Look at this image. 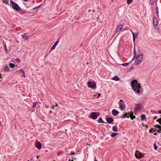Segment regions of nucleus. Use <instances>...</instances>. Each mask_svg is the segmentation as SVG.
Returning a JSON list of instances; mask_svg holds the SVG:
<instances>
[{
	"mask_svg": "<svg viewBox=\"0 0 161 161\" xmlns=\"http://www.w3.org/2000/svg\"><path fill=\"white\" fill-rule=\"evenodd\" d=\"M134 55L133 59L135 58V64L138 65L141 63L143 58V54L142 52L139 49L136 51L134 48Z\"/></svg>",
	"mask_w": 161,
	"mask_h": 161,
	"instance_id": "f257e3e1",
	"label": "nucleus"
},
{
	"mask_svg": "<svg viewBox=\"0 0 161 161\" xmlns=\"http://www.w3.org/2000/svg\"><path fill=\"white\" fill-rule=\"evenodd\" d=\"M131 85L132 89L136 94L137 95H140L141 93L140 89L141 86L140 84L138 83L136 80H133L131 81Z\"/></svg>",
	"mask_w": 161,
	"mask_h": 161,
	"instance_id": "f03ea898",
	"label": "nucleus"
},
{
	"mask_svg": "<svg viewBox=\"0 0 161 161\" xmlns=\"http://www.w3.org/2000/svg\"><path fill=\"white\" fill-rule=\"evenodd\" d=\"M10 3L11 4L12 7L15 10L18 12L21 11V9L19 5L16 3L13 2L12 0H10Z\"/></svg>",
	"mask_w": 161,
	"mask_h": 161,
	"instance_id": "7ed1b4c3",
	"label": "nucleus"
},
{
	"mask_svg": "<svg viewBox=\"0 0 161 161\" xmlns=\"http://www.w3.org/2000/svg\"><path fill=\"white\" fill-rule=\"evenodd\" d=\"M119 108L121 110H123L125 108V105L122 100H120L119 103Z\"/></svg>",
	"mask_w": 161,
	"mask_h": 161,
	"instance_id": "20e7f679",
	"label": "nucleus"
},
{
	"mask_svg": "<svg viewBox=\"0 0 161 161\" xmlns=\"http://www.w3.org/2000/svg\"><path fill=\"white\" fill-rule=\"evenodd\" d=\"M87 86L90 88H94L96 87V84L94 82H89Z\"/></svg>",
	"mask_w": 161,
	"mask_h": 161,
	"instance_id": "39448f33",
	"label": "nucleus"
},
{
	"mask_svg": "<svg viewBox=\"0 0 161 161\" xmlns=\"http://www.w3.org/2000/svg\"><path fill=\"white\" fill-rule=\"evenodd\" d=\"M153 24L155 28H156L158 24V21L156 17H154L153 19Z\"/></svg>",
	"mask_w": 161,
	"mask_h": 161,
	"instance_id": "423d86ee",
	"label": "nucleus"
},
{
	"mask_svg": "<svg viewBox=\"0 0 161 161\" xmlns=\"http://www.w3.org/2000/svg\"><path fill=\"white\" fill-rule=\"evenodd\" d=\"M98 115H97V114L96 112H92L91 113V118L93 119H96Z\"/></svg>",
	"mask_w": 161,
	"mask_h": 161,
	"instance_id": "0eeeda50",
	"label": "nucleus"
},
{
	"mask_svg": "<svg viewBox=\"0 0 161 161\" xmlns=\"http://www.w3.org/2000/svg\"><path fill=\"white\" fill-rule=\"evenodd\" d=\"M142 108V105L141 104H136L135 107L136 111H139Z\"/></svg>",
	"mask_w": 161,
	"mask_h": 161,
	"instance_id": "6e6552de",
	"label": "nucleus"
},
{
	"mask_svg": "<svg viewBox=\"0 0 161 161\" xmlns=\"http://www.w3.org/2000/svg\"><path fill=\"white\" fill-rule=\"evenodd\" d=\"M155 127L156 131L158 133H160L161 132V126L159 125H156L154 126Z\"/></svg>",
	"mask_w": 161,
	"mask_h": 161,
	"instance_id": "1a4fd4ad",
	"label": "nucleus"
},
{
	"mask_svg": "<svg viewBox=\"0 0 161 161\" xmlns=\"http://www.w3.org/2000/svg\"><path fill=\"white\" fill-rule=\"evenodd\" d=\"M131 32L132 35H133V42H135V40L136 38L137 37V33H134L131 30L130 31Z\"/></svg>",
	"mask_w": 161,
	"mask_h": 161,
	"instance_id": "9d476101",
	"label": "nucleus"
},
{
	"mask_svg": "<svg viewBox=\"0 0 161 161\" xmlns=\"http://www.w3.org/2000/svg\"><path fill=\"white\" fill-rule=\"evenodd\" d=\"M35 145V147L38 149H40L42 147V144L40 142H37Z\"/></svg>",
	"mask_w": 161,
	"mask_h": 161,
	"instance_id": "9b49d317",
	"label": "nucleus"
},
{
	"mask_svg": "<svg viewBox=\"0 0 161 161\" xmlns=\"http://www.w3.org/2000/svg\"><path fill=\"white\" fill-rule=\"evenodd\" d=\"M124 27V26L122 25H120L118 26L116 29V32H118L121 30Z\"/></svg>",
	"mask_w": 161,
	"mask_h": 161,
	"instance_id": "f8f14e48",
	"label": "nucleus"
},
{
	"mask_svg": "<svg viewBox=\"0 0 161 161\" xmlns=\"http://www.w3.org/2000/svg\"><path fill=\"white\" fill-rule=\"evenodd\" d=\"M112 112L113 115L114 116H116L119 113V112L115 109H113Z\"/></svg>",
	"mask_w": 161,
	"mask_h": 161,
	"instance_id": "ddd939ff",
	"label": "nucleus"
},
{
	"mask_svg": "<svg viewBox=\"0 0 161 161\" xmlns=\"http://www.w3.org/2000/svg\"><path fill=\"white\" fill-rule=\"evenodd\" d=\"M59 42V41H56L54 44L53 45V46L51 47V49L52 50H54L56 46L57 45V44H58Z\"/></svg>",
	"mask_w": 161,
	"mask_h": 161,
	"instance_id": "4468645a",
	"label": "nucleus"
},
{
	"mask_svg": "<svg viewBox=\"0 0 161 161\" xmlns=\"http://www.w3.org/2000/svg\"><path fill=\"white\" fill-rule=\"evenodd\" d=\"M131 115V113H125L124 115H122L123 117L124 118H129Z\"/></svg>",
	"mask_w": 161,
	"mask_h": 161,
	"instance_id": "2eb2a0df",
	"label": "nucleus"
},
{
	"mask_svg": "<svg viewBox=\"0 0 161 161\" xmlns=\"http://www.w3.org/2000/svg\"><path fill=\"white\" fill-rule=\"evenodd\" d=\"M3 71L6 72L8 71L9 70V69L7 65H6L3 68Z\"/></svg>",
	"mask_w": 161,
	"mask_h": 161,
	"instance_id": "dca6fc26",
	"label": "nucleus"
},
{
	"mask_svg": "<svg viewBox=\"0 0 161 161\" xmlns=\"http://www.w3.org/2000/svg\"><path fill=\"white\" fill-rule=\"evenodd\" d=\"M112 79L115 80V81H118L119 80V78L117 76H115L112 78Z\"/></svg>",
	"mask_w": 161,
	"mask_h": 161,
	"instance_id": "f3484780",
	"label": "nucleus"
},
{
	"mask_svg": "<svg viewBox=\"0 0 161 161\" xmlns=\"http://www.w3.org/2000/svg\"><path fill=\"white\" fill-rule=\"evenodd\" d=\"M113 120V119L111 118H108L107 119V121L109 123H112Z\"/></svg>",
	"mask_w": 161,
	"mask_h": 161,
	"instance_id": "a211bd4d",
	"label": "nucleus"
},
{
	"mask_svg": "<svg viewBox=\"0 0 161 161\" xmlns=\"http://www.w3.org/2000/svg\"><path fill=\"white\" fill-rule=\"evenodd\" d=\"M112 130L114 132H117L118 131L117 127L116 126H114L113 127Z\"/></svg>",
	"mask_w": 161,
	"mask_h": 161,
	"instance_id": "6ab92c4d",
	"label": "nucleus"
},
{
	"mask_svg": "<svg viewBox=\"0 0 161 161\" xmlns=\"http://www.w3.org/2000/svg\"><path fill=\"white\" fill-rule=\"evenodd\" d=\"M9 67L12 68H13L15 67V65L14 64L10 63L9 64Z\"/></svg>",
	"mask_w": 161,
	"mask_h": 161,
	"instance_id": "aec40b11",
	"label": "nucleus"
},
{
	"mask_svg": "<svg viewBox=\"0 0 161 161\" xmlns=\"http://www.w3.org/2000/svg\"><path fill=\"white\" fill-rule=\"evenodd\" d=\"M23 39L25 40H27L28 38V37L25 35V34L23 35L22 36Z\"/></svg>",
	"mask_w": 161,
	"mask_h": 161,
	"instance_id": "412c9836",
	"label": "nucleus"
},
{
	"mask_svg": "<svg viewBox=\"0 0 161 161\" xmlns=\"http://www.w3.org/2000/svg\"><path fill=\"white\" fill-rule=\"evenodd\" d=\"M141 120L142 121H143L146 118V116L144 114H142V115H141Z\"/></svg>",
	"mask_w": 161,
	"mask_h": 161,
	"instance_id": "4be33fe9",
	"label": "nucleus"
},
{
	"mask_svg": "<svg viewBox=\"0 0 161 161\" xmlns=\"http://www.w3.org/2000/svg\"><path fill=\"white\" fill-rule=\"evenodd\" d=\"M118 133H113L111 135V136L114 137L115 136H116L117 135H118Z\"/></svg>",
	"mask_w": 161,
	"mask_h": 161,
	"instance_id": "5701e85b",
	"label": "nucleus"
},
{
	"mask_svg": "<svg viewBox=\"0 0 161 161\" xmlns=\"http://www.w3.org/2000/svg\"><path fill=\"white\" fill-rule=\"evenodd\" d=\"M156 131L155 129L154 128H152L151 129H150L149 130V132L151 133H153V132H154Z\"/></svg>",
	"mask_w": 161,
	"mask_h": 161,
	"instance_id": "b1692460",
	"label": "nucleus"
},
{
	"mask_svg": "<svg viewBox=\"0 0 161 161\" xmlns=\"http://www.w3.org/2000/svg\"><path fill=\"white\" fill-rule=\"evenodd\" d=\"M3 47H4V49L6 53H7L8 52V50H7V48L6 45L5 44L3 45Z\"/></svg>",
	"mask_w": 161,
	"mask_h": 161,
	"instance_id": "393cba45",
	"label": "nucleus"
},
{
	"mask_svg": "<svg viewBox=\"0 0 161 161\" xmlns=\"http://www.w3.org/2000/svg\"><path fill=\"white\" fill-rule=\"evenodd\" d=\"M130 117L131 118V119H135V117L133 115V113H131V115L130 116Z\"/></svg>",
	"mask_w": 161,
	"mask_h": 161,
	"instance_id": "a878e982",
	"label": "nucleus"
},
{
	"mask_svg": "<svg viewBox=\"0 0 161 161\" xmlns=\"http://www.w3.org/2000/svg\"><path fill=\"white\" fill-rule=\"evenodd\" d=\"M98 122L99 123H103V120L101 118H100L98 119Z\"/></svg>",
	"mask_w": 161,
	"mask_h": 161,
	"instance_id": "bb28decb",
	"label": "nucleus"
},
{
	"mask_svg": "<svg viewBox=\"0 0 161 161\" xmlns=\"http://www.w3.org/2000/svg\"><path fill=\"white\" fill-rule=\"evenodd\" d=\"M138 153L139 154V158H141L143 157V155L140 152H138Z\"/></svg>",
	"mask_w": 161,
	"mask_h": 161,
	"instance_id": "cd10ccee",
	"label": "nucleus"
},
{
	"mask_svg": "<svg viewBox=\"0 0 161 161\" xmlns=\"http://www.w3.org/2000/svg\"><path fill=\"white\" fill-rule=\"evenodd\" d=\"M133 0H127V3L128 4H130L133 1Z\"/></svg>",
	"mask_w": 161,
	"mask_h": 161,
	"instance_id": "c85d7f7f",
	"label": "nucleus"
},
{
	"mask_svg": "<svg viewBox=\"0 0 161 161\" xmlns=\"http://www.w3.org/2000/svg\"><path fill=\"white\" fill-rule=\"evenodd\" d=\"M15 61L19 63L20 62V59L19 58H17L15 59Z\"/></svg>",
	"mask_w": 161,
	"mask_h": 161,
	"instance_id": "c756f323",
	"label": "nucleus"
},
{
	"mask_svg": "<svg viewBox=\"0 0 161 161\" xmlns=\"http://www.w3.org/2000/svg\"><path fill=\"white\" fill-rule=\"evenodd\" d=\"M128 65V63H125L123 64L122 65L124 66H126Z\"/></svg>",
	"mask_w": 161,
	"mask_h": 161,
	"instance_id": "7c9ffc66",
	"label": "nucleus"
},
{
	"mask_svg": "<svg viewBox=\"0 0 161 161\" xmlns=\"http://www.w3.org/2000/svg\"><path fill=\"white\" fill-rule=\"evenodd\" d=\"M3 1L4 3L6 4L8 3L9 2L8 0H3Z\"/></svg>",
	"mask_w": 161,
	"mask_h": 161,
	"instance_id": "2f4dec72",
	"label": "nucleus"
},
{
	"mask_svg": "<svg viewBox=\"0 0 161 161\" xmlns=\"http://www.w3.org/2000/svg\"><path fill=\"white\" fill-rule=\"evenodd\" d=\"M37 104V102L33 103V107H35Z\"/></svg>",
	"mask_w": 161,
	"mask_h": 161,
	"instance_id": "473e14b6",
	"label": "nucleus"
},
{
	"mask_svg": "<svg viewBox=\"0 0 161 161\" xmlns=\"http://www.w3.org/2000/svg\"><path fill=\"white\" fill-rule=\"evenodd\" d=\"M156 13H157V15H158V8L157 7L156 8Z\"/></svg>",
	"mask_w": 161,
	"mask_h": 161,
	"instance_id": "72a5a7b5",
	"label": "nucleus"
},
{
	"mask_svg": "<svg viewBox=\"0 0 161 161\" xmlns=\"http://www.w3.org/2000/svg\"><path fill=\"white\" fill-rule=\"evenodd\" d=\"M137 153H135V156L136 158H139V157L138 156V155L137 154Z\"/></svg>",
	"mask_w": 161,
	"mask_h": 161,
	"instance_id": "f704fd0d",
	"label": "nucleus"
},
{
	"mask_svg": "<svg viewBox=\"0 0 161 161\" xmlns=\"http://www.w3.org/2000/svg\"><path fill=\"white\" fill-rule=\"evenodd\" d=\"M19 70L21 72H22L23 73H24L25 71H24V69H19Z\"/></svg>",
	"mask_w": 161,
	"mask_h": 161,
	"instance_id": "c9c22d12",
	"label": "nucleus"
},
{
	"mask_svg": "<svg viewBox=\"0 0 161 161\" xmlns=\"http://www.w3.org/2000/svg\"><path fill=\"white\" fill-rule=\"evenodd\" d=\"M22 75L24 77H26V76H25V72H24V73H23V74Z\"/></svg>",
	"mask_w": 161,
	"mask_h": 161,
	"instance_id": "e433bc0d",
	"label": "nucleus"
},
{
	"mask_svg": "<svg viewBox=\"0 0 161 161\" xmlns=\"http://www.w3.org/2000/svg\"><path fill=\"white\" fill-rule=\"evenodd\" d=\"M97 93H94L93 94L94 96H97Z\"/></svg>",
	"mask_w": 161,
	"mask_h": 161,
	"instance_id": "4c0bfd02",
	"label": "nucleus"
},
{
	"mask_svg": "<svg viewBox=\"0 0 161 161\" xmlns=\"http://www.w3.org/2000/svg\"><path fill=\"white\" fill-rule=\"evenodd\" d=\"M101 96V94H100V93H97V97L98 98L99 97H100Z\"/></svg>",
	"mask_w": 161,
	"mask_h": 161,
	"instance_id": "58836bf2",
	"label": "nucleus"
},
{
	"mask_svg": "<svg viewBox=\"0 0 161 161\" xmlns=\"http://www.w3.org/2000/svg\"><path fill=\"white\" fill-rule=\"evenodd\" d=\"M55 106H54V105L52 106H51V108H52V109H53Z\"/></svg>",
	"mask_w": 161,
	"mask_h": 161,
	"instance_id": "ea45409f",
	"label": "nucleus"
},
{
	"mask_svg": "<svg viewBox=\"0 0 161 161\" xmlns=\"http://www.w3.org/2000/svg\"><path fill=\"white\" fill-rule=\"evenodd\" d=\"M45 107L46 108H48V106L47 105H45Z\"/></svg>",
	"mask_w": 161,
	"mask_h": 161,
	"instance_id": "a19ab883",
	"label": "nucleus"
},
{
	"mask_svg": "<svg viewBox=\"0 0 161 161\" xmlns=\"http://www.w3.org/2000/svg\"><path fill=\"white\" fill-rule=\"evenodd\" d=\"M157 119V116H155V117H154L153 118V119Z\"/></svg>",
	"mask_w": 161,
	"mask_h": 161,
	"instance_id": "79ce46f5",
	"label": "nucleus"
},
{
	"mask_svg": "<svg viewBox=\"0 0 161 161\" xmlns=\"http://www.w3.org/2000/svg\"><path fill=\"white\" fill-rule=\"evenodd\" d=\"M75 154V153H70V155H73Z\"/></svg>",
	"mask_w": 161,
	"mask_h": 161,
	"instance_id": "37998d69",
	"label": "nucleus"
},
{
	"mask_svg": "<svg viewBox=\"0 0 161 161\" xmlns=\"http://www.w3.org/2000/svg\"><path fill=\"white\" fill-rule=\"evenodd\" d=\"M158 113L159 114H161V110H160V111H158Z\"/></svg>",
	"mask_w": 161,
	"mask_h": 161,
	"instance_id": "c03bdc74",
	"label": "nucleus"
},
{
	"mask_svg": "<svg viewBox=\"0 0 161 161\" xmlns=\"http://www.w3.org/2000/svg\"><path fill=\"white\" fill-rule=\"evenodd\" d=\"M55 106H56V107H58V104L57 103H56Z\"/></svg>",
	"mask_w": 161,
	"mask_h": 161,
	"instance_id": "a18cd8bd",
	"label": "nucleus"
},
{
	"mask_svg": "<svg viewBox=\"0 0 161 161\" xmlns=\"http://www.w3.org/2000/svg\"><path fill=\"white\" fill-rule=\"evenodd\" d=\"M157 148V147H154V149L155 150H156Z\"/></svg>",
	"mask_w": 161,
	"mask_h": 161,
	"instance_id": "49530a36",
	"label": "nucleus"
},
{
	"mask_svg": "<svg viewBox=\"0 0 161 161\" xmlns=\"http://www.w3.org/2000/svg\"><path fill=\"white\" fill-rule=\"evenodd\" d=\"M52 113V111H51V110H50V111H49V114H51V113Z\"/></svg>",
	"mask_w": 161,
	"mask_h": 161,
	"instance_id": "de8ad7c7",
	"label": "nucleus"
},
{
	"mask_svg": "<svg viewBox=\"0 0 161 161\" xmlns=\"http://www.w3.org/2000/svg\"><path fill=\"white\" fill-rule=\"evenodd\" d=\"M36 157L37 159H38L39 158V156H37Z\"/></svg>",
	"mask_w": 161,
	"mask_h": 161,
	"instance_id": "09e8293b",
	"label": "nucleus"
},
{
	"mask_svg": "<svg viewBox=\"0 0 161 161\" xmlns=\"http://www.w3.org/2000/svg\"><path fill=\"white\" fill-rule=\"evenodd\" d=\"M157 135V133H156L154 134V135Z\"/></svg>",
	"mask_w": 161,
	"mask_h": 161,
	"instance_id": "8fccbe9b",
	"label": "nucleus"
},
{
	"mask_svg": "<svg viewBox=\"0 0 161 161\" xmlns=\"http://www.w3.org/2000/svg\"><path fill=\"white\" fill-rule=\"evenodd\" d=\"M72 159H76V158H73V157H72Z\"/></svg>",
	"mask_w": 161,
	"mask_h": 161,
	"instance_id": "3c124183",
	"label": "nucleus"
},
{
	"mask_svg": "<svg viewBox=\"0 0 161 161\" xmlns=\"http://www.w3.org/2000/svg\"><path fill=\"white\" fill-rule=\"evenodd\" d=\"M94 161H97L96 159V158H95V160Z\"/></svg>",
	"mask_w": 161,
	"mask_h": 161,
	"instance_id": "603ef678",
	"label": "nucleus"
},
{
	"mask_svg": "<svg viewBox=\"0 0 161 161\" xmlns=\"http://www.w3.org/2000/svg\"><path fill=\"white\" fill-rule=\"evenodd\" d=\"M24 1H28V0H23Z\"/></svg>",
	"mask_w": 161,
	"mask_h": 161,
	"instance_id": "864d4df0",
	"label": "nucleus"
},
{
	"mask_svg": "<svg viewBox=\"0 0 161 161\" xmlns=\"http://www.w3.org/2000/svg\"><path fill=\"white\" fill-rule=\"evenodd\" d=\"M1 74L0 73V78H1Z\"/></svg>",
	"mask_w": 161,
	"mask_h": 161,
	"instance_id": "5fc2aeb1",
	"label": "nucleus"
},
{
	"mask_svg": "<svg viewBox=\"0 0 161 161\" xmlns=\"http://www.w3.org/2000/svg\"><path fill=\"white\" fill-rule=\"evenodd\" d=\"M69 161H71V160L70 159H69Z\"/></svg>",
	"mask_w": 161,
	"mask_h": 161,
	"instance_id": "6e6d98bb",
	"label": "nucleus"
},
{
	"mask_svg": "<svg viewBox=\"0 0 161 161\" xmlns=\"http://www.w3.org/2000/svg\"><path fill=\"white\" fill-rule=\"evenodd\" d=\"M71 161H73V160H71Z\"/></svg>",
	"mask_w": 161,
	"mask_h": 161,
	"instance_id": "4d7b16f0",
	"label": "nucleus"
},
{
	"mask_svg": "<svg viewBox=\"0 0 161 161\" xmlns=\"http://www.w3.org/2000/svg\"><path fill=\"white\" fill-rule=\"evenodd\" d=\"M27 161H30L29 160H28Z\"/></svg>",
	"mask_w": 161,
	"mask_h": 161,
	"instance_id": "13d9d810",
	"label": "nucleus"
},
{
	"mask_svg": "<svg viewBox=\"0 0 161 161\" xmlns=\"http://www.w3.org/2000/svg\"><path fill=\"white\" fill-rule=\"evenodd\" d=\"M53 161H55V160H53Z\"/></svg>",
	"mask_w": 161,
	"mask_h": 161,
	"instance_id": "bf43d9fd",
	"label": "nucleus"
}]
</instances>
